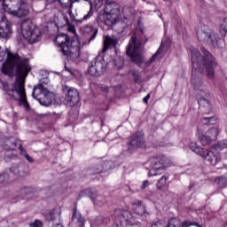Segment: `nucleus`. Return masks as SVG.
I'll return each instance as SVG.
<instances>
[{
  "instance_id": "24",
  "label": "nucleus",
  "mask_w": 227,
  "mask_h": 227,
  "mask_svg": "<svg viewBox=\"0 0 227 227\" xmlns=\"http://www.w3.org/2000/svg\"><path fill=\"white\" fill-rule=\"evenodd\" d=\"M210 93L207 90L200 92V97L198 98V103L202 107H210V100L208 99Z\"/></svg>"
},
{
  "instance_id": "37",
  "label": "nucleus",
  "mask_w": 227,
  "mask_h": 227,
  "mask_svg": "<svg viewBox=\"0 0 227 227\" xmlns=\"http://www.w3.org/2000/svg\"><path fill=\"white\" fill-rule=\"evenodd\" d=\"M30 227H42L43 226V223H42V221L40 220H35L34 223H29Z\"/></svg>"
},
{
  "instance_id": "18",
  "label": "nucleus",
  "mask_w": 227,
  "mask_h": 227,
  "mask_svg": "<svg viewBox=\"0 0 227 227\" xmlns=\"http://www.w3.org/2000/svg\"><path fill=\"white\" fill-rule=\"evenodd\" d=\"M12 35V27L10 21L2 20L0 21V36L2 38H8Z\"/></svg>"
},
{
  "instance_id": "1",
  "label": "nucleus",
  "mask_w": 227,
  "mask_h": 227,
  "mask_svg": "<svg viewBox=\"0 0 227 227\" xmlns=\"http://www.w3.org/2000/svg\"><path fill=\"white\" fill-rule=\"evenodd\" d=\"M200 51L203 54V58H201V54L198 49L194 47L190 48L192 65L191 82L193 90L203 92L206 90L203 89L202 74H206L208 79L214 80L215 77V70L217 68V61H215V58L204 47H201Z\"/></svg>"
},
{
  "instance_id": "15",
  "label": "nucleus",
  "mask_w": 227,
  "mask_h": 227,
  "mask_svg": "<svg viewBox=\"0 0 227 227\" xmlns=\"http://www.w3.org/2000/svg\"><path fill=\"white\" fill-rule=\"evenodd\" d=\"M104 12L106 15H111L114 19H118V16L120 15V4L114 1L106 3Z\"/></svg>"
},
{
  "instance_id": "43",
  "label": "nucleus",
  "mask_w": 227,
  "mask_h": 227,
  "mask_svg": "<svg viewBox=\"0 0 227 227\" xmlns=\"http://www.w3.org/2000/svg\"><path fill=\"white\" fill-rule=\"evenodd\" d=\"M150 97H151V95H150V94H147L146 97H145V98H143L144 104H148V100H150Z\"/></svg>"
},
{
  "instance_id": "36",
  "label": "nucleus",
  "mask_w": 227,
  "mask_h": 227,
  "mask_svg": "<svg viewBox=\"0 0 227 227\" xmlns=\"http://www.w3.org/2000/svg\"><path fill=\"white\" fill-rule=\"evenodd\" d=\"M100 165L103 169V172H106V171H108V169H111V162L110 161H105Z\"/></svg>"
},
{
  "instance_id": "30",
  "label": "nucleus",
  "mask_w": 227,
  "mask_h": 227,
  "mask_svg": "<svg viewBox=\"0 0 227 227\" xmlns=\"http://www.w3.org/2000/svg\"><path fill=\"white\" fill-rule=\"evenodd\" d=\"M131 74H132V76L134 78L135 82H137L138 84L140 82H143V79L141 78V73L140 72H138V71H132Z\"/></svg>"
},
{
  "instance_id": "6",
  "label": "nucleus",
  "mask_w": 227,
  "mask_h": 227,
  "mask_svg": "<svg viewBox=\"0 0 227 227\" xmlns=\"http://www.w3.org/2000/svg\"><path fill=\"white\" fill-rule=\"evenodd\" d=\"M197 38L199 42H203L211 45L215 49L221 47L223 39L219 38V35L215 32H212L207 26L200 27L197 31Z\"/></svg>"
},
{
  "instance_id": "26",
  "label": "nucleus",
  "mask_w": 227,
  "mask_h": 227,
  "mask_svg": "<svg viewBox=\"0 0 227 227\" xmlns=\"http://www.w3.org/2000/svg\"><path fill=\"white\" fill-rule=\"evenodd\" d=\"M85 1H87V3H89L90 4V11L86 15L83 16L82 19L77 20L75 18H73L72 20L73 22H75V24H82L84 20H88V19L93 17V1L91 0H85Z\"/></svg>"
},
{
  "instance_id": "5",
  "label": "nucleus",
  "mask_w": 227,
  "mask_h": 227,
  "mask_svg": "<svg viewBox=\"0 0 227 227\" xmlns=\"http://www.w3.org/2000/svg\"><path fill=\"white\" fill-rule=\"evenodd\" d=\"M21 35L27 40L28 43H36L40 41L42 33L40 28L36 27L30 19H27L20 23Z\"/></svg>"
},
{
  "instance_id": "28",
  "label": "nucleus",
  "mask_w": 227,
  "mask_h": 227,
  "mask_svg": "<svg viewBox=\"0 0 227 227\" xmlns=\"http://www.w3.org/2000/svg\"><path fill=\"white\" fill-rule=\"evenodd\" d=\"M206 136L211 138V140L215 141L219 136V129L210 128L206 131Z\"/></svg>"
},
{
  "instance_id": "48",
  "label": "nucleus",
  "mask_w": 227,
  "mask_h": 227,
  "mask_svg": "<svg viewBox=\"0 0 227 227\" xmlns=\"http://www.w3.org/2000/svg\"><path fill=\"white\" fill-rule=\"evenodd\" d=\"M216 169H221V167H216Z\"/></svg>"
},
{
  "instance_id": "49",
  "label": "nucleus",
  "mask_w": 227,
  "mask_h": 227,
  "mask_svg": "<svg viewBox=\"0 0 227 227\" xmlns=\"http://www.w3.org/2000/svg\"><path fill=\"white\" fill-rule=\"evenodd\" d=\"M142 1H144V3H146V0H142Z\"/></svg>"
},
{
  "instance_id": "42",
  "label": "nucleus",
  "mask_w": 227,
  "mask_h": 227,
  "mask_svg": "<svg viewBox=\"0 0 227 227\" xmlns=\"http://www.w3.org/2000/svg\"><path fill=\"white\" fill-rule=\"evenodd\" d=\"M148 185H150V182H148V180H145L143 182V184L141 185V189L145 190V189H146V187H148Z\"/></svg>"
},
{
  "instance_id": "45",
  "label": "nucleus",
  "mask_w": 227,
  "mask_h": 227,
  "mask_svg": "<svg viewBox=\"0 0 227 227\" xmlns=\"http://www.w3.org/2000/svg\"><path fill=\"white\" fill-rule=\"evenodd\" d=\"M64 20H66L67 25L70 24V20H68V17L65 16Z\"/></svg>"
},
{
  "instance_id": "32",
  "label": "nucleus",
  "mask_w": 227,
  "mask_h": 227,
  "mask_svg": "<svg viewBox=\"0 0 227 227\" xmlns=\"http://www.w3.org/2000/svg\"><path fill=\"white\" fill-rule=\"evenodd\" d=\"M202 121L205 125H215V117L211 116V117H203Z\"/></svg>"
},
{
  "instance_id": "4",
  "label": "nucleus",
  "mask_w": 227,
  "mask_h": 227,
  "mask_svg": "<svg viewBox=\"0 0 227 227\" xmlns=\"http://www.w3.org/2000/svg\"><path fill=\"white\" fill-rule=\"evenodd\" d=\"M24 82H25L22 77H18L14 83L11 86L5 84L4 85V88H5L7 91H15L19 95L18 106H20V107H24L26 111H29L30 106L29 102H27V97L26 96Z\"/></svg>"
},
{
  "instance_id": "9",
  "label": "nucleus",
  "mask_w": 227,
  "mask_h": 227,
  "mask_svg": "<svg viewBox=\"0 0 227 227\" xmlns=\"http://www.w3.org/2000/svg\"><path fill=\"white\" fill-rule=\"evenodd\" d=\"M189 146L192 152L196 153V155H200L202 159H205V160L211 163L212 166H217V164L221 162V158L216 157L214 152L207 149L205 150L194 142L190 143Z\"/></svg>"
},
{
  "instance_id": "7",
  "label": "nucleus",
  "mask_w": 227,
  "mask_h": 227,
  "mask_svg": "<svg viewBox=\"0 0 227 227\" xmlns=\"http://www.w3.org/2000/svg\"><path fill=\"white\" fill-rule=\"evenodd\" d=\"M149 164V176H157V175H162L164 169L169 166V160L165 156H157L150 158L147 161Z\"/></svg>"
},
{
  "instance_id": "34",
  "label": "nucleus",
  "mask_w": 227,
  "mask_h": 227,
  "mask_svg": "<svg viewBox=\"0 0 227 227\" xmlns=\"http://www.w3.org/2000/svg\"><path fill=\"white\" fill-rule=\"evenodd\" d=\"M98 173H104V169L102 168L101 164H98L93 168L91 175H98Z\"/></svg>"
},
{
  "instance_id": "16",
  "label": "nucleus",
  "mask_w": 227,
  "mask_h": 227,
  "mask_svg": "<svg viewBox=\"0 0 227 227\" xmlns=\"http://www.w3.org/2000/svg\"><path fill=\"white\" fill-rule=\"evenodd\" d=\"M5 150V155H4V160L5 162L10 161V159H15L17 157V154L13 153V150L17 148V143L16 142H12L8 140L6 142V145L4 146Z\"/></svg>"
},
{
  "instance_id": "35",
  "label": "nucleus",
  "mask_w": 227,
  "mask_h": 227,
  "mask_svg": "<svg viewBox=\"0 0 227 227\" xmlns=\"http://www.w3.org/2000/svg\"><path fill=\"white\" fill-rule=\"evenodd\" d=\"M167 227H178V219L171 218L168 220V225Z\"/></svg>"
},
{
  "instance_id": "10",
  "label": "nucleus",
  "mask_w": 227,
  "mask_h": 227,
  "mask_svg": "<svg viewBox=\"0 0 227 227\" xmlns=\"http://www.w3.org/2000/svg\"><path fill=\"white\" fill-rule=\"evenodd\" d=\"M12 3L16 4V8L8 7V5L4 4V10L11 15H15L16 17H26L29 13V6L24 0H14Z\"/></svg>"
},
{
  "instance_id": "17",
  "label": "nucleus",
  "mask_w": 227,
  "mask_h": 227,
  "mask_svg": "<svg viewBox=\"0 0 227 227\" xmlns=\"http://www.w3.org/2000/svg\"><path fill=\"white\" fill-rule=\"evenodd\" d=\"M131 205L132 210L137 215H148V212L146 211V206L143 205V201L137 200L135 202H132Z\"/></svg>"
},
{
  "instance_id": "38",
  "label": "nucleus",
  "mask_w": 227,
  "mask_h": 227,
  "mask_svg": "<svg viewBox=\"0 0 227 227\" xmlns=\"http://www.w3.org/2000/svg\"><path fill=\"white\" fill-rule=\"evenodd\" d=\"M114 65L116 68H121V67H123V60L121 59H120L119 60L116 59L114 60Z\"/></svg>"
},
{
  "instance_id": "40",
  "label": "nucleus",
  "mask_w": 227,
  "mask_h": 227,
  "mask_svg": "<svg viewBox=\"0 0 227 227\" xmlns=\"http://www.w3.org/2000/svg\"><path fill=\"white\" fill-rule=\"evenodd\" d=\"M18 148H19V150H20L21 155H24V157H26V155H27V154L26 153V149H24V147H22V145L20 144L19 146H18Z\"/></svg>"
},
{
  "instance_id": "46",
  "label": "nucleus",
  "mask_w": 227,
  "mask_h": 227,
  "mask_svg": "<svg viewBox=\"0 0 227 227\" xmlns=\"http://www.w3.org/2000/svg\"><path fill=\"white\" fill-rule=\"evenodd\" d=\"M65 70H67V72H69L70 74H72V69H70L68 67L65 66Z\"/></svg>"
},
{
  "instance_id": "13",
  "label": "nucleus",
  "mask_w": 227,
  "mask_h": 227,
  "mask_svg": "<svg viewBox=\"0 0 227 227\" xmlns=\"http://www.w3.org/2000/svg\"><path fill=\"white\" fill-rule=\"evenodd\" d=\"M43 84H49V78L41 80V83L34 87L32 97L33 98H36V96H35V93L36 95H43L44 100H48V104H52V98H51V95H52V92L45 89Z\"/></svg>"
},
{
  "instance_id": "12",
  "label": "nucleus",
  "mask_w": 227,
  "mask_h": 227,
  "mask_svg": "<svg viewBox=\"0 0 227 227\" xmlns=\"http://www.w3.org/2000/svg\"><path fill=\"white\" fill-rule=\"evenodd\" d=\"M128 145L129 152H136L137 148H145L146 146L145 133H143V131H137V133L133 134Z\"/></svg>"
},
{
  "instance_id": "19",
  "label": "nucleus",
  "mask_w": 227,
  "mask_h": 227,
  "mask_svg": "<svg viewBox=\"0 0 227 227\" xmlns=\"http://www.w3.org/2000/svg\"><path fill=\"white\" fill-rule=\"evenodd\" d=\"M118 45V38L115 36L106 35L104 40V47L102 52H107L109 49H113Z\"/></svg>"
},
{
  "instance_id": "8",
  "label": "nucleus",
  "mask_w": 227,
  "mask_h": 227,
  "mask_svg": "<svg viewBox=\"0 0 227 227\" xmlns=\"http://www.w3.org/2000/svg\"><path fill=\"white\" fill-rule=\"evenodd\" d=\"M114 217L117 226H141L139 221L136 220V218L132 216V213L128 210L115 209Z\"/></svg>"
},
{
  "instance_id": "21",
  "label": "nucleus",
  "mask_w": 227,
  "mask_h": 227,
  "mask_svg": "<svg viewBox=\"0 0 227 227\" xmlns=\"http://www.w3.org/2000/svg\"><path fill=\"white\" fill-rule=\"evenodd\" d=\"M166 51H168V44L166 43H164V41H162L159 50L148 60V64L152 65V63H153V61H155V59H160V58H162V56H164V53L166 52Z\"/></svg>"
},
{
  "instance_id": "11",
  "label": "nucleus",
  "mask_w": 227,
  "mask_h": 227,
  "mask_svg": "<svg viewBox=\"0 0 227 227\" xmlns=\"http://www.w3.org/2000/svg\"><path fill=\"white\" fill-rule=\"evenodd\" d=\"M106 70V60L103 57H96L89 66L88 72L92 77H100Z\"/></svg>"
},
{
  "instance_id": "20",
  "label": "nucleus",
  "mask_w": 227,
  "mask_h": 227,
  "mask_svg": "<svg viewBox=\"0 0 227 227\" xmlns=\"http://www.w3.org/2000/svg\"><path fill=\"white\" fill-rule=\"evenodd\" d=\"M82 31L83 35H87L90 36L89 38V42L95 40V38H97V35H98V29L94 28L93 25H91V24H88V25L84 26L82 28Z\"/></svg>"
},
{
  "instance_id": "2",
  "label": "nucleus",
  "mask_w": 227,
  "mask_h": 227,
  "mask_svg": "<svg viewBox=\"0 0 227 227\" xmlns=\"http://www.w3.org/2000/svg\"><path fill=\"white\" fill-rule=\"evenodd\" d=\"M55 43L59 48L60 52L71 61H74L81 56V41L77 36L70 38L67 34H60L57 36Z\"/></svg>"
},
{
  "instance_id": "47",
  "label": "nucleus",
  "mask_w": 227,
  "mask_h": 227,
  "mask_svg": "<svg viewBox=\"0 0 227 227\" xmlns=\"http://www.w3.org/2000/svg\"><path fill=\"white\" fill-rule=\"evenodd\" d=\"M49 3H56L58 0H47Z\"/></svg>"
},
{
  "instance_id": "25",
  "label": "nucleus",
  "mask_w": 227,
  "mask_h": 227,
  "mask_svg": "<svg viewBox=\"0 0 227 227\" xmlns=\"http://www.w3.org/2000/svg\"><path fill=\"white\" fill-rule=\"evenodd\" d=\"M46 219L47 221L53 223V224L56 223H59V221H61V210H51V213L46 215Z\"/></svg>"
},
{
  "instance_id": "39",
  "label": "nucleus",
  "mask_w": 227,
  "mask_h": 227,
  "mask_svg": "<svg viewBox=\"0 0 227 227\" xmlns=\"http://www.w3.org/2000/svg\"><path fill=\"white\" fill-rule=\"evenodd\" d=\"M68 28L67 31H69V33H73V35H75V27L72 24H67Z\"/></svg>"
},
{
  "instance_id": "33",
  "label": "nucleus",
  "mask_w": 227,
  "mask_h": 227,
  "mask_svg": "<svg viewBox=\"0 0 227 227\" xmlns=\"http://www.w3.org/2000/svg\"><path fill=\"white\" fill-rule=\"evenodd\" d=\"M217 184H218V187H220V189H223V187H226L227 186V178L224 176L219 177L217 180Z\"/></svg>"
},
{
  "instance_id": "29",
  "label": "nucleus",
  "mask_w": 227,
  "mask_h": 227,
  "mask_svg": "<svg viewBox=\"0 0 227 227\" xmlns=\"http://www.w3.org/2000/svg\"><path fill=\"white\" fill-rule=\"evenodd\" d=\"M213 142L214 140H212L211 137H207L206 133L205 135H202L200 137V143L203 146H208V145H210Z\"/></svg>"
},
{
  "instance_id": "27",
  "label": "nucleus",
  "mask_w": 227,
  "mask_h": 227,
  "mask_svg": "<svg viewBox=\"0 0 227 227\" xmlns=\"http://www.w3.org/2000/svg\"><path fill=\"white\" fill-rule=\"evenodd\" d=\"M98 20H100V22H103V24H105L106 26H111L113 22L116 20V19H114V17H112L107 13H105V14H100L98 16Z\"/></svg>"
},
{
  "instance_id": "44",
  "label": "nucleus",
  "mask_w": 227,
  "mask_h": 227,
  "mask_svg": "<svg viewBox=\"0 0 227 227\" xmlns=\"http://www.w3.org/2000/svg\"><path fill=\"white\" fill-rule=\"evenodd\" d=\"M25 159L28 161V162H34V160L31 156H29L28 154H25Z\"/></svg>"
},
{
  "instance_id": "22",
  "label": "nucleus",
  "mask_w": 227,
  "mask_h": 227,
  "mask_svg": "<svg viewBox=\"0 0 227 227\" xmlns=\"http://www.w3.org/2000/svg\"><path fill=\"white\" fill-rule=\"evenodd\" d=\"M79 196L82 198L87 196L88 198L91 199L94 205H97V196H98L97 190L91 188L84 189L80 192Z\"/></svg>"
},
{
  "instance_id": "14",
  "label": "nucleus",
  "mask_w": 227,
  "mask_h": 227,
  "mask_svg": "<svg viewBox=\"0 0 227 227\" xmlns=\"http://www.w3.org/2000/svg\"><path fill=\"white\" fill-rule=\"evenodd\" d=\"M65 90L67 91L66 96V102L67 106L70 107H75V106H77L81 100V98H79V91H77V90L74 88L70 87H66Z\"/></svg>"
},
{
  "instance_id": "3",
  "label": "nucleus",
  "mask_w": 227,
  "mask_h": 227,
  "mask_svg": "<svg viewBox=\"0 0 227 227\" xmlns=\"http://www.w3.org/2000/svg\"><path fill=\"white\" fill-rule=\"evenodd\" d=\"M142 53L143 46L141 45V41L136 36H131L126 48L127 56H129L133 63H136L138 67H142L145 63V57H143Z\"/></svg>"
},
{
  "instance_id": "41",
  "label": "nucleus",
  "mask_w": 227,
  "mask_h": 227,
  "mask_svg": "<svg viewBox=\"0 0 227 227\" xmlns=\"http://www.w3.org/2000/svg\"><path fill=\"white\" fill-rule=\"evenodd\" d=\"M152 227H164V225H162V221H157L153 223Z\"/></svg>"
},
{
  "instance_id": "31",
  "label": "nucleus",
  "mask_w": 227,
  "mask_h": 227,
  "mask_svg": "<svg viewBox=\"0 0 227 227\" xmlns=\"http://www.w3.org/2000/svg\"><path fill=\"white\" fill-rule=\"evenodd\" d=\"M166 182H168V176H161L157 183V189H162V187L166 186Z\"/></svg>"
},
{
  "instance_id": "23",
  "label": "nucleus",
  "mask_w": 227,
  "mask_h": 227,
  "mask_svg": "<svg viewBox=\"0 0 227 227\" xmlns=\"http://www.w3.org/2000/svg\"><path fill=\"white\" fill-rule=\"evenodd\" d=\"M85 221L86 220L84 217H82L81 213L77 212V207H74L73 211L72 222L76 224L77 227H84Z\"/></svg>"
}]
</instances>
